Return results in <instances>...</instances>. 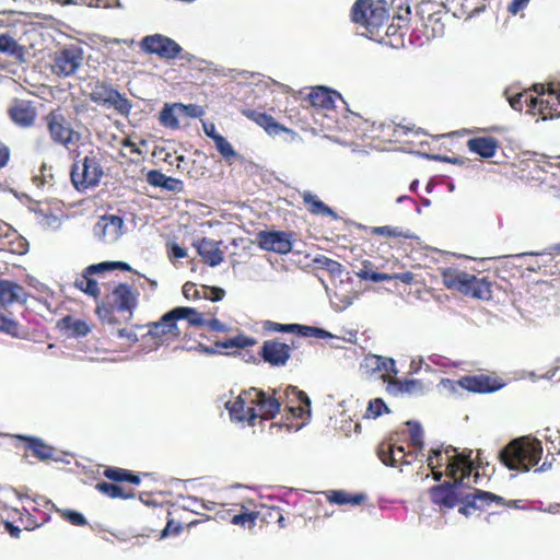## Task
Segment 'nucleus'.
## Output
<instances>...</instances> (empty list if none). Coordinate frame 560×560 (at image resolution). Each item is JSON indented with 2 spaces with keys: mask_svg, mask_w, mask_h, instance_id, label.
Wrapping results in <instances>:
<instances>
[{
  "mask_svg": "<svg viewBox=\"0 0 560 560\" xmlns=\"http://www.w3.org/2000/svg\"><path fill=\"white\" fill-rule=\"evenodd\" d=\"M95 489L102 494L110 499H130L135 497L132 490H128L122 486L110 483L106 481H100L95 485Z\"/></svg>",
  "mask_w": 560,
  "mask_h": 560,
  "instance_id": "nucleus-37",
  "label": "nucleus"
},
{
  "mask_svg": "<svg viewBox=\"0 0 560 560\" xmlns=\"http://www.w3.org/2000/svg\"><path fill=\"white\" fill-rule=\"evenodd\" d=\"M377 456L383 464L392 467L409 465L415 458V454L407 452L404 446H397L386 442H382L378 445Z\"/></svg>",
  "mask_w": 560,
  "mask_h": 560,
  "instance_id": "nucleus-19",
  "label": "nucleus"
},
{
  "mask_svg": "<svg viewBox=\"0 0 560 560\" xmlns=\"http://www.w3.org/2000/svg\"><path fill=\"white\" fill-rule=\"evenodd\" d=\"M0 52L13 58L16 62L26 61V48L20 45L10 34H0Z\"/></svg>",
  "mask_w": 560,
  "mask_h": 560,
  "instance_id": "nucleus-32",
  "label": "nucleus"
},
{
  "mask_svg": "<svg viewBox=\"0 0 560 560\" xmlns=\"http://www.w3.org/2000/svg\"><path fill=\"white\" fill-rule=\"evenodd\" d=\"M7 115L15 126L28 129L35 125L38 114L33 101L13 98L8 106Z\"/></svg>",
  "mask_w": 560,
  "mask_h": 560,
  "instance_id": "nucleus-15",
  "label": "nucleus"
},
{
  "mask_svg": "<svg viewBox=\"0 0 560 560\" xmlns=\"http://www.w3.org/2000/svg\"><path fill=\"white\" fill-rule=\"evenodd\" d=\"M466 493L468 495V500L472 501V503H474V510H481L486 506H489L492 503H495L501 506H506L510 509H520L521 508L520 500L506 501L504 498L497 495L489 491L474 489V491L466 492Z\"/></svg>",
  "mask_w": 560,
  "mask_h": 560,
  "instance_id": "nucleus-22",
  "label": "nucleus"
},
{
  "mask_svg": "<svg viewBox=\"0 0 560 560\" xmlns=\"http://www.w3.org/2000/svg\"><path fill=\"white\" fill-rule=\"evenodd\" d=\"M398 386L399 392L407 394L423 393L424 384L420 380L388 381Z\"/></svg>",
  "mask_w": 560,
  "mask_h": 560,
  "instance_id": "nucleus-49",
  "label": "nucleus"
},
{
  "mask_svg": "<svg viewBox=\"0 0 560 560\" xmlns=\"http://www.w3.org/2000/svg\"><path fill=\"white\" fill-rule=\"evenodd\" d=\"M82 62V48L77 45H69L50 56L49 69L58 78H68L75 74Z\"/></svg>",
  "mask_w": 560,
  "mask_h": 560,
  "instance_id": "nucleus-9",
  "label": "nucleus"
},
{
  "mask_svg": "<svg viewBox=\"0 0 560 560\" xmlns=\"http://www.w3.org/2000/svg\"><path fill=\"white\" fill-rule=\"evenodd\" d=\"M236 511L232 515V524L237 526H248L254 527L256 524V520L259 516V513L252 512L247 508H245L243 504L237 503Z\"/></svg>",
  "mask_w": 560,
  "mask_h": 560,
  "instance_id": "nucleus-41",
  "label": "nucleus"
},
{
  "mask_svg": "<svg viewBox=\"0 0 560 560\" xmlns=\"http://www.w3.org/2000/svg\"><path fill=\"white\" fill-rule=\"evenodd\" d=\"M102 269H92L90 270V266L84 269V271L77 277L74 281V287L80 291L97 299L100 296V288L97 281L93 279L94 273L102 272Z\"/></svg>",
  "mask_w": 560,
  "mask_h": 560,
  "instance_id": "nucleus-34",
  "label": "nucleus"
},
{
  "mask_svg": "<svg viewBox=\"0 0 560 560\" xmlns=\"http://www.w3.org/2000/svg\"><path fill=\"white\" fill-rule=\"evenodd\" d=\"M225 295V291L221 288H218V287H205L203 288V298L212 301V302H217V301H221Z\"/></svg>",
  "mask_w": 560,
  "mask_h": 560,
  "instance_id": "nucleus-61",
  "label": "nucleus"
},
{
  "mask_svg": "<svg viewBox=\"0 0 560 560\" xmlns=\"http://www.w3.org/2000/svg\"><path fill=\"white\" fill-rule=\"evenodd\" d=\"M178 113L191 118H199L205 114V110L201 106L196 104L184 105L179 103Z\"/></svg>",
  "mask_w": 560,
  "mask_h": 560,
  "instance_id": "nucleus-56",
  "label": "nucleus"
},
{
  "mask_svg": "<svg viewBox=\"0 0 560 560\" xmlns=\"http://www.w3.org/2000/svg\"><path fill=\"white\" fill-rule=\"evenodd\" d=\"M327 500L330 503L338 504V505H345V504H353L358 505L363 502L365 499L364 494L358 493V494H350L343 490H329L325 492Z\"/></svg>",
  "mask_w": 560,
  "mask_h": 560,
  "instance_id": "nucleus-40",
  "label": "nucleus"
},
{
  "mask_svg": "<svg viewBox=\"0 0 560 560\" xmlns=\"http://www.w3.org/2000/svg\"><path fill=\"white\" fill-rule=\"evenodd\" d=\"M138 298L139 292L130 284L118 283L97 304L95 313L103 324H118L116 314L121 315L127 322L131 320L138 306Z\"/></svg>",
  "mask_w": 560,
  "mask_h": 560,
  "instance_id": "nucleus-1",
  "label": "nucleus"
},
{
  "mask_svg": "<svg viewBox=\"0 0 560 560\" xmlns=\"http://www.w3.org/2000/svg\"><path fill=\"white\" fill-rule=\"evenodd\" d=\"M124 220L119 215H102L93 228L95 237L104 243L112 244L122 235Z\"/></svg>",
  "mask_w": 560,
  "mask_h": 560,
  "instance_id": "nucleus-17",
  "label": "nucleus"
},
{
  "mask_svg": "<svg viewBox=\"0 0 560 560\" xmlns=\"http://www.w3.org/2000/svg\"><path fill=\"white\" fill-rule=\"evenodd\" d=\"M293 233L284 231H260L256 235L259 248L280 255L289 254L293 246Z\"/></svg>",
  "mask_w": 560,
  "mask_h": 560,
  "instance_id": "nucleus-14",
  "label": "nucleus"
},
{
  "mask_svg": "<svg viewBox=\"0 0 560 560\" xmlns=\"http://www.w3.org/2000/svg\"><path fill=\"white\" fill-rule=\"evenodd\" d=\"M28 298V293L21 284L8 280H0V307H7L14 303L25 304Z\"/></svg>",
  "mask_w": 560,
  "mask_h": 560,
  "instance_id": "nucleus-23",
  "label": "nucleus"
},
{
  "mask_svg": "<svg viewBox=\"0 0 560 560\" xmlns=\"http://www.w3.org/2000/svg\"><path fill=\"white\" fill-rule=\"evenodd\" d=\"M27 518L28 523L25 524V529L31 530L45 524L49 520V516L46 513H42L39 515H32L31 513H27Z\"/></svg>",
  "mask_w": 560,
  "mask_h": 560,
  "instance_id": "nucleus-59",
  "label": "nucleus"
},
{
  "mask_svg": "<svg viewBox=\"0 0 560 560\" xmlns=\"http://www.w3.org/2000/svg\"><path fill=\"white\" fill-rule=\"evenodd\" d=\"M221 242L213 241L208 237H202L194 243L198 255L202 258L203 262L210 267L220 265L224 259V254L220 248Z\"/></svg>",
  "mask_w": 560,
  "mask_h": 560,
  "instance_id": "nucleus-24",
  "label": "nucleus"
},
{
  "mask_svg": "<svg viewBox=\"0 0 560 560\" xmlns=\"http://www.w3.org/2000/svg\"><path fill=\"white\" fill-rule=\"evenodd\" d=\"M140 48L142 51L156 55L162 59H174L183 50L174 39L162 34L144 36L140 42Z\"/></svg>",
  "mask_w": 560,
  "mask_h": 560,
  "instance_id": "nucleus-13",
  "label": "nucleus"
},
{
  "mask_svg": "<svg viewBox=\"0 0 560 560\" xmlns=\"http://www.w3.org/2000/svg\"><path fill=\"white\" fill-rule=\"evenodd\" d=\"M167 256H168L170 260L182 259V258L187 257V250L174 242L168 243L167 244Z\"/></svg>",
  "mask_w": 560,
  "mask_h": 560,
  "instance_id": "nucleus-60",
  "label": "nucleus"
},
{
  "mask_svg": "<svg viewBox=\"0 0 560 560\" xmlns=\"http://www.w3.org/2000/svg\"><path fill=\"white\" fill-rule=\"evenodd\" d=\"M164 182L165 183L162 188L166 189L167 191L180 192L184 190V183L178 178L166 176Z\"/></svg>",
  "mask_w": 560,
  "mask_h": 560,
  "instance_id": "nucleus-62",
  "label": "nucleus"
},
{
  "mask_svg": "<svg viewBox=\"0 0 560 560\" xmlns=\"http://www.w3.org/2000/svg\"><path fill=\"white\" fill-rule=\"evenodd\" d=\"M385 411L387 412L388 408H387V406H386V404L384 402L383 399L375 398V399L370 401L369 407H368V412L373 418L380 417Z\"/></svg>",
  "mask_w": 560,
  "mask_h": 560,
  "instance_id": "nucleus-57",
  "label": "nucleus"
},
{
  "mask_svg": "<svg viewBox=\"0 0 560 560\" xmlns=\"http://www.w3.org/2000/svg\"><path fill=\"white\" fill-rule=\"evenodd\" d=\"M179 316L176 307L165 313L158 322L147 324V336L152 339L155 347L168 345L178 340L182 336V328L178 325Z\"/></svg>",
  "mask_w": 560,
  "mask_h": 560,
  "instance_id": "nucleus-8",
  "label": "nucleus"
},
{
  "mask_svg": "<svg viewBox=\"0 0 560 560\" xmlns=\"http://www.w3.org/2000/svg\"><path fill=\"white\" fill-rule=\"evenodd\" d=\"M103 476L114 482H129L132 485H139L141 481L140 477L135 472L119 467L105 468Z\"/></svg>",
  "mask_w": 560,
  "mask_h": 560,
  "instance_id": "nucleus-38",
  "label": "nucleus"
},
{
  "mask_svg": "<svg viewBox=\"0 0 560 560\" xmlns=\"http://www.w3.org/2000/svg\"><path fill=\"white\" fill-rule=\"evenodd\" d=\"M441 278L447 289L464 295L486 301L492 296V282L487 277L479 278L459 268L447 267L441 270Z\"/></svg>",
  "mask_w": 560,
  "mask_h": 560,
  "instance_id": "nucleus-4",
  "label": "nucleus"
},
{
  "mask_svg": "<svg viewBox=\"0 0 560 560\" xmlns=\"http://www.w3.org/2000/svg\"><path fill=\"white\" fill-rule=\"evenodd\" d=\"M0 332H4L12 337L20 336V324L19 322L9 318L8 316L0 314Z\"/></svg>",
  "mask_w": 560,
  "mask_h": 560,
  "instance_id": "nucleus-52",
  "label": "nucleus"
},
{
  "mask_svg": "<svg viewBox=\"0 0 560 560\" xmlns=\"http://www.w3.org/2000/svg\"><path fill=\"white\" fill-rule=\"evenodd\" d=\"M262 328L269 332L295 334L300 337L322 338L327 335L324 329L317 327L301 324H280L272 320H265Z\"/></svg>",
  "mask_w": 560,
  "mask_h": 560,
  "instance_id": "nucleus-21",
  "label": "nucleus"
},
{
  "mask_svg": "<svg viewBox=\"0 0 560 560\" xmlns=\"http://www.w3.org/2000/svg\"><path fill=\"white\" fill-rule=\"evenodd\" d=\"M408 32V21L400 16H394L392 19L390 24L386 25L384 23L383 28V38H378L380 40H384L387 38V44L393 47H398L404 45V37Z\"/></svg>",
  "mask_w": 560,
  "mask_h": 560,
  "instance_id": "nucleus-27",
  "label": "nucleus"
},
{
  "mask_svg": "<svg viewBox=\"0 0 560 560\" xmlns=\"http://www.w3.org/2000/svg\"><path fill=\"white\" fill-rule=\"evenodd\" d=\"M103 175L104 171L100 160L93 153L73 163L70 173L71 182L79 191L96 187Z\"/></svg>",
  "mask_w": 560,
  "mask_h": 560,
  "instance_id": "nucleus-7",
  "label": "nucleus"
},
{
  "mask_svg": "<svg viewBox=\"0 0 560 560\" xmlns=\"http://www.w3.org/2000/svg\"><path fill=\"white\" fill-rule=\"evenodd\" d=\"M294 340L291 345L280 342L277 339L265 340L260 355L262 360L272 366H283L291 357V349L294 347Z\"/></svg>",
  "mask_w": 560,
  "mask_h": 560,
  "instance_id": "nucleus-18",
  "label": "nucleus"
},
{
  "mask_svg": "<svg viewBox=\"0 0 560 560\" xmlns=\"http://www.w3.org/2000/svg\"><path fill=\"white\" fill-rule=\"evenodd\" d=\"M370 233L372 235H378L384 236L386 238H408L410 237V234L408 232H405L402 229L398 226H390V225H384V226H372L370 228Z\"/></svg>",
  "mask_w": 560,
  "mask_h": 560,
  "instance_id": "nucleus-46",
  "label": "nucleus"
},
{
  "mask_svg": "<svg viewBox=\"0 0 560 560\" xmlns=\"http://www.w3.org/2000/svg\"><path fill=\"white\" fill-rule=\"evenodd\" d=\"M205 326L209 327L210 330L215 331V332H225V331H228L226 325L223 324L222 322H220L219 319H217L214 317V313H212V317L211 318H207L206 317V325Z\"/></svg>",
  "mask_w": 560,
  "mask_h": 560,
  "instance_id": "nucleus-63",
  "label": "nucleus"
},
{
  "mask_svg": "<svg viewBox=\"0 0 560 560\" xmlns=\"http://www.w3.org/2000/svg\"><path fill=\"white\" fill-rule=\"evenodd\" d=\"M113 336L117 339H124V346L130 347L138 341L137 334L128 328L117 329V331L113 332Z\"/></svg>",
  "mask_w": 560,
  "mask_h": 560,
  "instance_id": "nucleus-55",
  "label": "nucleus"
},
{
  "mask_svg": "<svg viewBox=\"0 0 560 560\" xmlns=\"http://www.w3.org/2000/svg\"><path fill=\"white\" fill-rule=\"evenodd\" d=\"M340 94L325 86L313 88L308 94V101L313 107L331 109L335 103L340 98Z\"/></svg>",
  "mask_w": 560,
  "mask_h": 560,
  "instance_id": "nucleus-29",
  "label": "nucleus"
},
{
  "mask_svg": "<svg viewBox=\"0 0 560 560\" xmlns=\"http://www.w3.org/2000/svg\"><path fill=\"white\" fill-rule=\"evenodd\" d=\"M241 113L243 116L261 127L270 137L284 132L290 136L291 141L300 139V136L294 130L278 122L271 115L252 108H244Z\"/></svg>",
  "mask_w": 560,
  "mask_h": 560,
  "instance_id": "nucleus-16",
  "label": "nucleus"
},
{
  "mask_svg": "<svg viewBox=\"0 0 560 560\" xmlns=\"http://www.w3.org/2000/svg\"><path fill=\"white\" fill-rule=\"evenodd\" d=\"M166 175L158 170H151L147 174V182L153 187L162 188L164 185V179Z\"/></svg>",
  "mask_w": 560,
  "mask_h": 560,
  "instance_id": "nucleus-58",
  "label": "nucleus"
},
{
  "mask_svg": "<svg viewBox=\"0 0 560 560\" xmlns=\"http://www.w3.org/2000/svg\"><path fill=\"white\" fill-rule=\"evenodd\" d=\"M258 513L266 524H278L280 528L285 526L283 512L278 506L264 505Z\"/></svg>",
  "mask_w": 560,
  "mask_h": 560,
  "instance_id": "nucleus-45",
  "label": "nucleus"
},
{
  "mask_svg": "<svg viewBox=\"0 0 560 560\" xmlns=\"http://www.w3.org/2000/svg\"><path fill=\"white\" fill-rule=\"evenodd\" d=\"M373 361L375 363L374 370L384 371L386 375H383L382 377L384 381H386V376H389L390 374H396V363L393 359L388 358H382V357H374Z\"/></svg>",
  "mask_w": 560,
  "mask_h": 560,
  "instance_id": "nucleus-51",
  "label": "nucleus"
},
{
  "mask_svg": "<svg viewBox=\"0 0 560 560\" xmlns=\"http://www.w3.org/2000/svg\"><path fill=\"white\" fill-rule=\"evenodd\" d=\"M258 397H253V406L256 408L257 418L264 420L273 419L279 412L281 402L273 396L257 388Z\"/></svg>",
  "mask_w": 560,
  "mask_h": 560,
  "instance_id": "nucleus-26",
  "label": "nucleus"
},
{
  "mask_svg": "<svg viewBox=\"0 0 560 560\" xmlns=\"http://www.w3.org/2000/svg\"><path fill=\"white\" fill-rule=\"evenodd\" d=\"M16 439L23 441L25 451H30L38 460L45 462L54 458L55 448L46 444L42 439L24 435H16Z\"/></svg>",
  "mask_w": 560,
  "mask_h": 560,
  "instance_id": "nucleus-28",
  "label": "nucleus"
},
{
  "mask_svg": "<svg viewBox=\"0 0 560 560\" xmlns=\"http://www.w3.org/2000/svg\"><path fill=\"white\" fill-rule=\"evenodd\" d=\"M358 277L362 280H369L372 282L393 280V277L389 273L374 271L370 261H364L363 268L358 272Z\"/></svg>",
  "mask_w": 560,
  "mask_h": 560,
  "instance_id": "nucleus-47",
  "label": "nucleus"
},
{
  "mask_svg": "<svg viewBox=\"0 0 560 560\" xmlns=\"http://www.w3.org/2000/svg\"><path fill=\"white\" fill-rule=\"evenodd\" d=\"M43 121L48 137L54 144L62 147L68 151L79 148L82 141V133L63 108L56 107L50 109L43 117Z\"/></svg>",
  "mask_w": 560,
  "mask_h": 560,
  "instance_id": "nucleus-5",
  "label": "nucleus"
},
{
  "mask_svg": "<svg viewBox=\"0 0 560 560\" xmlns=\"http://www.w3.org/2000/svg\"><path fill=\"white\" fill-rule=\"evenodd\" d=\"M178 106L179 103L164 105L159 116L162 126L173 130L179 128V121L177 118Z\"/></svg>",
  "mask_w": 560,
  "mask_h": 560,
  "instance_id": "nucleus-43",
  "label": "nucleus"
},
{
  "mask_svg": "<svg viewBox=\"0 0 560 560\" xmlns=\"http://www.w3.org/2000/svg\"><path fill=\"white\" fill-rule=\"evenodd\" d=\"M177 314L180 320H187L188 326L203 327L206 325V316L194 307L177 306Z\"/></svg>",
  "mask_w": 560,
  "mask_h": 560,
  "instance_id": "nucleus-42",
  "label": "nucleus"
},
{
  "mask_svg": "<svg viewBox=\"0 0 560 560\" xmlns=\"http://www.w3.org/2000/svg\"><path fill=\"white\" fill-rule=\"evenodd\" d=\"M451 478L452 481H445L429 489L431 502L438 505L441 511L452 510L459 503L462 489L467 477L455 476Z\"/></svg>",
  "mask_w": 560,
  "mask_h": 560,
  "instance_id": "nucleus-10",
  "label": "nucleus"
},
{
  "mask_svg": "<svg viewBox=\"0 0 560 560\" xmlns=\"http://www.w3.org/2000/svg\"><path fill=\"white\" fill-rule=\"evenodd\" d=\"M183 295L188 300H196L200 298V292L197 289L196 284L192 282H186L183 285Z\"/></svg>",
  "mask_w": 560,
  "mask_h": 560,
  "instance_id": "nucleus-64",
  "label": "nucleus"
},
{
  "mask_svg": "<svg viewBox=\"0 0 560 560\" xmlns=\"http://www.w3.org/2000/svg\"><path fill=\"white\" fill-rule=\"evenodd\" d=\"M213 508H218L214 512L213 518L217 521H224L230 522L232 524V515L237 512L236 506L237 503L230 504V506H226L225 504H218L212 503ZM207 509H210L209 506H206Z\"/></svg>",
  "mask_w": 560,
  "mask_h": 560,
  "instance_id": "nucleus-50",
  "label": "nucleus"
},
{
  "mask_svg": "<svg viewBox=\"0 0 560 560\" xmlns=\"http://www.w3.org/2000/svg\"><path fill=\"white\" fill-rule=\"evenodd\" d=\"M508 101L513 109L518 112L526 109V113L536 115L538 97L534 96L530 91L517 92L514 95L508 96Z\"/></svg>",
  "mask_w": 560,
  "mask_h": 560,
  "instance_id": "nucleus-33",
  "label": "nucleus"
},
{
  "mask_svg": "<svg viewBox=\"0 0 560 560\" xmlns=\"http://www.w3.org/2000/svg\"><path fill=\"white\" fill-rule=\"evenodd\" d=\"M57 328L71 338L84 337L91 331V327L85 320L71 315L60 318L57 322Z\"/></svg>",
  "mask_w": 560,
  "mask_h": 560,
  "instance_id": "nucleus-30",
  "label": "nucleus"
},
{
  "mask_svg": "<svg viewBox=\"0 0 560 560\" xmlns=\"http://www.w3.org/2000/svg\"><path fill=\"white\" fill-rule=\"evenodd\" d=\"M301 197L312 214L337 218L336 212L310 190L301 192Z\"/></svg>",
  "mask_w": 560,
  "mask_h": 560,
  "instance_id": "nucleus-36",
  "label": "nucleus"
},
{
  "mask_svg": "<svg viewBox=\"0 0 560 560\" xmlns=\"http://www.w3.org/2000/svg\"><path fill=\"white\" fill-rule=\"evenodd\" d=\"M92 269H102L103 271L115 269H119L122 271H132L131 266L125 261H104L96 265H91L90 270Z\"/></svg>",
  "mask_w": 560,
  "mask_h": 560,
  "instance_id": "nucleus-53",
  "label": "nucleus"
},
{
  "mask_svg": "<svg viewBox=\"0 0 560 560\" xmlns=\"http://www.w3.org/2000/svg\"><path fill=\"white\" fill-rule=\"evenodd\" d=\"M255 343H256L255 339L244 336V335H237L234 338L228 339L223 342H217L215 346L223 348V349H229V348H233V347L238 348V349H244L247 347H252Z\"/></svg>",
  "mask_w": 560,
  "mask_h": 560,
  "instance_id": "nucleus-48",
  "label": "nucleus"
},
{
  "mask_svg": "<svg viewBox=\"0 0 560 560\" xmlns=\"http://www.w3.org/2000/svg\"><path fill=\"white\" fill-rule=\"evenodd\" d=\"M89 97L98 105L114 107L121 115H128L132 107L130 101L125 95L100 80L93 83Z\"/></svg>",
  "mask_w": 560,
  "mask_h": 560,
  "instance_id": "nucleus-11",
  "label": "nucleus"
},
{
  "mask_svg": "<svg viewBox=\"0 0 560 560\" xmlns=\"http://www.w3.org/2000/svg\"><path fill=\"white\" fill-rule=\"evenodd\" d=\"M59 513L63 520L68 521L72 525L84 526L88 524L86 518L80 512L72 510H61Z\"/></svg>",
  "mask_w": 560,
  "mask_h": 560,
  "instance_id": "nucleus-54",
  "label": "nucleus"
},
{
  "mask_svg": "<svg viewBox=\"0 0 560 560\" xmlns=\"http://www.w3.org/2000/svg\"><path fill=\"white\" fill-rule=\"evenodd\" d=\"M542 455V444L538 439L521 436L508 443L499 453L500 462L510 470L529 471Z\"/></svg>",
  "mask_w": 560,
  "mask_h": 560,
  "instance_id": "nucleus-2",
  "label": "nucleus"
},
{
  "mask_svg": "<svg viewBox=\"0 0 560 560\" xmlns=\"http://www.w3.org/2000/svg\"><path fill=\"white\" fill-rule=\"evenodd\" d=\"M0 252H8L14 255H24L28 250V242L10 225L4 224L0 236Z\"/></svg>",
  "mask_w": 560,
  "mask_h": 560,
  "instance_id": "nucleus-25",
  "label": "nucleus"
},
{
  "mask_svg": "<svg viewBox=\"0 0 560 560\" xmlns=\"http://www.w3.org/2000/svg\"><path fill=\"white\" fill-rule=\"evenodd\" d=\"M210 138L214 141L217 150L220 152L222 158L228 162H234L238 154L233 149L232 144L221 135H210Z\"/></svg>",
  "mask_w": 560,
  "mask_h": 560,
  "instance_id": "nucleus-44",
  "label": "nucleus"
},
{
  "mask_svg": "<svg viewBox=\"0 0 560 560\" xmlns=\"http://www.w3.org/2000/svg\"><path fill=\"white\" fill-rule=\"evenodd\" d=\"M536 97H538L536 114L541 115L544 120L560 117V106H557L555 100L549 98V92H546L542 85Z\"/></svg>",
  "mask_w": 560,
  "mask_h": 560,
  "instance_id": "nucleus-35",
  "label": "nucleus"
},
{
  "mask_svg": "<svg viewBox=\"0 0 560 560\" xmlns=\"http://www.w3.org/2000/svg\"><path fill=\"white\" fill-rule=\"evenodd\" d=\"M389 13L384 0H355L350 11V20L365 30L370 38H383L384 23Z\"/></svg>",
  "mask_w": 560,
  "mask_h": 560,
  "instance_id": "nucleus-3",
  "label": "nucleus"
},
{
  "mask_svg": "<svg viewBox=\"0 0 560 560\" xmlns=\"http://www.w3.org/2000/svg\"><path fill=\"white\" fill-rule=\"evenodd\" d=\"M468 149L483 159L493 158L500 147L493 137H475L467 141Z\"/></svg>",
  "mask_w": 560,
  "mask_h": 560,
  "instance_id": "nucleus-31",
  "label": "nucleus"
},
{
  "mask_svg": "<svg viewBox=\"0 0 560 560\" xmlns=\"http://www.w3.org/2000/svg\"><path fill=\"white\" fill-rule=\"evenodd\" d=\"M456 384L468 392L479 394L492 393L502 387L500 381L485 374L463 376Z\"/></svg>",
  "mask_w": 560,
  "mask_h": 560,
  "instance_id": "nucleus-20",
  "label": "nucleus"
},
{
  "mask_svg": "<svg viewBox=\"0 0 560 560\" xmlns=\"http://www.w3.org/2000/svg\"><path fill=\"white\" fill-rule=\"evenodd\" d=\"M434 463H442L445 466L447 477L464 476L469 477L475 468L471 459L472 451L465 448L462 452L452 445L445 447L432 448L430 454Z\"/></svg>",
  "mask_w": 560,
  "mask_h": 560,
  "instance_id": "nucleus-6",
  "label": "nucleus"
},
{
  "mask_svg": "<svg viewBox=\"0 0 560 560\" xmlns=\"http://www.w3.org/2000/svg\"><path fill=\"white\" fill-rule=\"evenodd\" d=\"M388 129H392V136L394 139L392 141L399 143H413L411 137H418L421 135L420 128H416L415 126L407 125H388Z\"/></svg>",
  "mask_w": 560,
  "mask_h": 560,
  "instance_id": "nucleus-39",
  "label": "nucleus"
},
{
  "mask_svg": "<svg viewBox=\"0 0 560 560\" xmlns=\"http://www.w3.org/2000/svg\"><path fill=\"white\" fill-rule=\"evenodd\" d=\"M257 388L252 387L243 390L234 401H228L225 407L229 410L232 420L246 422L255 425L257 419L256 408L253 406V397H258Z\"/></svg>",
  "mask_w": 560,
  "mask_h": 560,
  "instance_id": "nucleus-12",
  "label": "nucleus"
}]
</instances>
